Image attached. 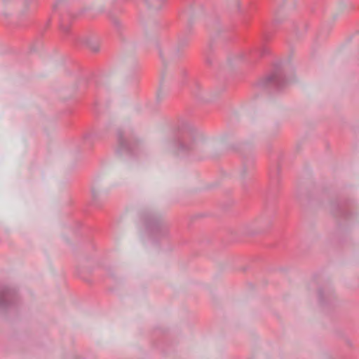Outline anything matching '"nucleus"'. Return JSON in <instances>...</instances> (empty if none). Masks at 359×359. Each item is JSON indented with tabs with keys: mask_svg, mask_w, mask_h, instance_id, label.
Wrapping results in <instances>:
<instances>
[{
	"mask_svg": "<svg viewBox=\"0 0 359 359\" xmlns=\"http://www.w3.org/2000/svg\"><path fill=\"white\" fill-rule=\"evenodd\" d=\"M268 53V50L266 48H263L262 50V53L261 54L263 55H265Z\"/></svg>",
	"mask_w": 359,
	"mask_h": 359,
	"instance_id": "f8f14e48",
	"label": "nucleus"
},
{
	"mask_svg": "<svg viewBox=\"0 0 359 359\" xmlns=\"http://www.w3.org/2000/svg\"><path fill=\"white\" fill-rule=\"evenodd\" d=\"M90 136H91V135H90V134H88V135H86L84 137H85V139H87V138H88L89 137H90Z\"/></svg>",
	"mask_w": 359,
	"mask_h": 359,
	"instance_id": "4468645a",
	"label": "nucleus"
},
{
	"mask_svg": "<svg viewBox=\"0 0 359 359\" xmlns=\"http://www.w3.org/2000/svg\"><path fill=\"white\" fill-rule=\"evenodd\" d=\"M112 24H113V25L114 26V27H115L116 29H118V30H119V29H121V22H120L119 20H118L117 19H115V18H114V19H113V20H112Z\"/></svg>",
	"mask_w": 359,
	"mask_h": 359,
	"instance_id": "9d476101",
	"label": "nucleus"
},
{
	"mask_svg": "<svg viewBox=\"0 0 359 359\" xmlns=\"http://www.w3.org/2000/svg\"><path fill=\"white\" fill-rule=\"evenodd\" d=\"M91 191H92L93 197L94 198H96V197H97V194H96V192H95V190L94 189H92Z\"/></svg>",
	"mask_w": 359,
	"mask_h": 359,
	"instance_id": "ddd939ff",
	"label": "nucleus"
},
{
	"mask_svg": "<svg viewBox=\"0 0 359 359\" xmlns=\"http://www.w3.org/2000/svg\"><path fill=\"white\" fill-rule=\"evenodd\" d=\"M196 129L189 123H184L179 129L172 142L175 152L178 155L187 153L197 145Z\"/></svg>",
	"mask_w": 359,
	"mask_h": 359,
	"instance_id": "f257e3e1",
	"label": "nucleus"
},
{
	"mask_svg": "<svg viewBox=\"0 0 359 359\" xmlns=\"http://www.w3.org/2000/svg\"><path fill=\"white\" fill-rule=\"evenodd\" d=\"M140 220L149 238L154 241L166 238L169 235L168 224L152 212H142Z\"/></svg>",
	"mask_w": 359,
	"mask_h": 359,
	"instance_id": "f03ea898",
	"label": "nucleus"
},
{
	"mask_svg": "<svg viewBox=\"0 0 359 359\" xmlns=\"http://www.w3.org/2000/svg\"><path fill=\"white\" fill-rule=\"evenodd\" d=\"M288 83V81L285 78V70L281 63L274 65L273 72L265 78L261 79L257 86L262 89H274L280 90L283 89Z\"/></svg>",
	"mask_w": 359,
	"mask_h": 359,
	"instance_id": "7ed1b4c3",
	"label": "nucleus"
},
{
	"mask_svg": "<svg viewBox=\"0 0 359 359\" xmlns=\"http://www.w3.org/2000/svg\"><path fill=\"white\" fill-rule=\"evenodd\" d=\"M333 296L330 290H324L322 288L318 290V299L320 303L325 302L327 299H330Z\"/></svg>",
	"mask_w": 359,
	"mask_h": 359,
	"instance_id": "6e6552de",
	"label": "nucleus"
},
{
	"mask_svg": "<svg viewBox=\"0 0 359 359\" xmlns=\"http://www.w3.org/2000/svg\"><path fill=\"white\" fill-rule=\"evenodd\" d=\"M187 38L180 37L177 45L166 48L164 52L160 50V57L163 60L165 58L171 60L179 58L182 55L181 50L187 45Z\"/></svg>",
	"mask_w": 359,
	"mask_h": 359,
	"instance_id": "39448f33",
	"label": "nucleus"
},
{
	"mask_svg": "<svg viewBox=\"0 0 359 359\" xmlns=\"http://www.w3.org/2000/svg\"><path fill=\"white\" fill-rule=\"evenodd\" d=\"M81 42L86 46L88 48H90L93 52H97L100 49L98 44L97 42L94 41L91 36H86L83 37L81 39Z\"/></svg>",
	"mask_w": 359,
	"mask_h": 359,
	"instance_id": "0eeeda50",
	"label": "nucleus"
},
{
	"mask_svg": "<svg viewBox=\"0 0 359 359\" xmlns=\"http://www.w3.org/2000/svg\"><path fill=\"white\" fill-rule=\"evenodd\" d=\"M60 29L65 33H68L69 32V25L60 24Z\"/></svg>",
	"mask_w": 359,
	"mask_h": 359,
	"instance_id": "9b49d317",
	"label": "nucleus"
},
{
	"mask_svg": "<svg viewBox=\"0 0 359 359\" xmlns=\"http://www.w3.org/2000/svg\"><path fill=\"white\" fill-rule=\"evenodd\" d=\"M117 140L118 143V149H117L118 153H121L122 151H126L128 154L131 153V148L128 142L125 140L123 136V133L122 130H118L117 131Z\"/></svg>",
	"mask_w": 359,
	"mask_h": 359,
	"instance_id": "423d86ee",
	"label": "nucleus"
},
{
	"mask_svg": "<svg viewBox=\"0 0 359 359\" xmlns=\"http://www.w3.org/2000/svg\"><path fill=\"white\" fill-rule=\"evenodd\" d=\"M147 7L153 11H158L165 6L164 1H146Z\"/></svg>",
	"mask_w": 359,
	"mask_h": 359,
	"instance_id": "1a4fd4ad",
	"label": "nucleus"
},
{
	"mask_svg": "<svg viewBox=\"0 0 359 359\" xmlns=\"http://www.w3.org/2000/svg\"><path fill=\"white\" fill-rule=\"evenodd\" d=\"M18 302L15 289L7 285L0 287V312L15 308Z\"/></svg>",
	"mask_w": 359,
	"mask_h": 359,
	"instance_id": "20e7f679",
	"label": "nucleus"
}]
</instances>
